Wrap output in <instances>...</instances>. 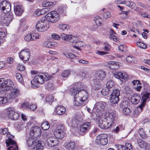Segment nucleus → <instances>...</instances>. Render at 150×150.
Segmentation results:
<instances>
[{
  "label": "nucleus",
  "instance_id": "nucleus-10",
  "mask_svg": "<svg viewBox=\"0 0 150 150\" xmlns=\"http://www.w3.org/2000/svg\"><path fill=\"white\" fill-rule=\"evenodd\" d=\"M6 116L9 119L16 120L18 119L19 115L18 113L15 112L12 109L9 108L7 110Z\"/></svg>",
  "mask_w": 150,
  "mask_h": 150
},
{
  "label": "nucleus",
  "instance_id": "nucleus-14",
  "mask_svg": "<svg viewBox=\"0 0 150 150\" xmlns=\"http://www.w3.org/2000/svg\"><path fill=\"white\" fill-rule=\"evenodd\" d=\"M19 57L22 60L28 61L30 56V53L29 50L27 49L22 50L19 53Z\"/></svg>",
  "mask_w": 150,
  "mask_h": 150
},
{
  "label": "nucleus",
  "instance_id": "nucleus-23",
  "mask_svg": "<svg viewBox=\"0 0 150 150\" xmlns=\"http://www.w3.org/2000/svg\"><path fill=\"white\" fill-rule=\"evenodd\" d=\"M91 125V122H85L80 126V131L82 132H88L90 129Z\"/></svg>",
  "mask_w": 150,
  "mask_h": 150
},
{
  "label": "nucleus",
  "instance_id": "nucleus-26",
  "mask_svg": "<svg viewBox=\"0 0 150 150\" xmlns=\"http://www.w3.org/2000/svg\"><path fill=\"white\" fill-rule=\"evenodd\" d=\"M108 64V67L112 69H117L120 67V63L118 62L110 61Z\"/></svg>",
  "mask_w": 150,
  "mask_h": 150
},
{
  "label": "nucleus",
  "instance_id": "nucleus-59",
  "mask_svg": "<svg viewBox=\"0 0 150 150\" xmlns=\"http://www.w3.org/2000/svg\"><path fill=\"white\" fill-rule=\"evenodd\" d=\"M126 149L127 150H133V147L130 143H126L125 144Z\"/></svg>",
  "mask_w": 150,
  "mask_h": 150
},
{
  "label": "nucleus",
  "instance_id": "nucleus-38",
  "mask_svg": "<svg viewBox=\"0 0 150 150\" xmlns=\"http://www.w3.org/2000/svg\"><path fill=\"white\" fill-rule=\"evenodd\" d=\"M138 132L140 136L142 138L146 139L147 138L148 136L143 128L139 129Z\"/></svg>",
  "mask_w": 150,
  "mask_h": 150
},
{
  "label": "nucleus",
  "instance_id": "nucleus-64",
  "mask_svg": "<svg viewBox=\"0 0 150 150\" xmlns=\"http://www.w3.org/2000/svg\"><path fill=\"white\" fill-rule=\"evenodd\" d=\"M111 16V14L110 13L108 12L107 11L106 12L104 13L103 14V17L106 18H109Z\"/></svg>",
  "mask_w": 150,
  "mask_h": 150
},
{
  "label": "nucleus",
  "instance_id": "nucleus-40",
  "mask_svg": "<svg viewBox=\"0 0 150 150\" xmlns=\"http://www.w3.org/2000/svg\"><path fill=\"white\" fill-rule=\"evenodd\" d=\"M127 62L130 63H135L136 62V59L134 57L132 56H128L126 58Z\"/></svg>",
  "mask_w": 150,
  "mask_h": 150
},
{
  "label": "nucleus",
  "instance_id": "nucleus-45",
  "mask_svg": "<svg viewBox=\"0 0 150 150\" xmlns=\"http://www.w3.org/2000/svg\"><path fill=\"white\" fill-rule=\"evenodd\" d=\"M114 82L112 81H108L106 83V87L109 89L112 88L114 86Z\"/></svg>",
  "mask_w": 150,
  "mask_h": 150
},
{
  "label": "nucleus",
  "instance_id": "nucleus-37",
  "mask_svg": "<svg viewBox=\"0 0 150 150\" xmlns=\"http://www.w3.org/2000/svg\"><path fill=\"white\" fill-rule=\"evenodd\" d=\"M7 146H9V147L7 149L8 150H16L18 148V146H16L15 142L14 143H9L8 145H7Z\"/></svg>",
  "mask_w": 150,
  "mask_h": 150
},
{
  "label": "nucleus",
  "instance_id": "nucleus-56",
  "mask_svg": "<svg viewBox=\"0 0 150 150\" xmlns=\"http://www.w3.org/2000/svg\"><path fill=\"white\" fill-rule=\"evenodd\" d=\"M25 40L27 41H29L30 40H32L31 34H28L27 35L24 37Z\"/></svg>",
  "mask_w": 150,
  "mask_h": 150
},
{
  "label": "nucleus",
  "instance_id": "nucleus-52",
  "mask_svg": "<svg viewBox=\"0 0 150 150\" xmlns=\"http://www.w3.org/2000/svg\"><path fill=\"white\" fill-rule=\"evenodd\" d=\"M137 45L139 47L143 49H145L147 47V45L144 43L141 42H137Z\"/></svg>",
  "mask_w": 150,
  "mask_h": 150
},
{
  "label": "nucleus",
  "instance_id": "nucleus-44",
  "mask_svg": "<svg viewBox=\"0 0 150 150\" xmlns=\"http://www.w3.org/2000/svg\"><path fill=\"white\" fill-rule=\"evenodd\" d=\"M94 21L97 25L100 26L101 25L102 20L100 16H97L96 17Z\"/></svg>",
  "mask_w": 150,
  "mask_h": 150
},
{
  "label": "nucleus",
  "instance_id": "nucleus-19",
  "mask_svg": "<svg viewBox=\"0 0 150 150\" xmlns=\"http://www.w3.org/2000/svg\"><path fill=\"white\" fill-rule=\"evenodd\" d=\"M101 80L95 76L92 80V84L96 90L100 89L103 87V84L101 83Z\"/></svg>",
  "mask_w": 150,
  "mask_h": 150
},
{
  "label": "nucleus",
  "instance_id": "nucleus-27",
  "mask_svg": "<svg viewBox=\"0 0 150 150\" xmlns=\"http://www.w3.org/2000/svg\"><path fill=\"white\" fill-rule=\"evenodd\" d=\"M74 96V100L73 104L75 105L78 106L81 105L83 103L84 104V101H83L81 99L79 96L75 94H73Z\"/></svg>",
  "mask_w": 150,
  "mask_h": 150
},
{
  "label": "nucleus",
  "instance_id": "nucleus-22",
  "mask_svg": "<svg viewBox=\"0 0 150 150\" xmlns=\"http://www.w3.org/2000/svg\"><path fill=\"white\" fill-rule=\"evenodd\" d=\"M137 142L141 148L144 149L146 150H150V144L145 142L141 139H137Z\"/></svg>",
  "mask_w": 150,
  "mask_h": 150
},
{
  "label": "nucleus",
  "instance_id": "nucleus-39",
  "mask_svg": "<svg viewBox=\"0 0 150 150\" xmlns=\"http://www.w3.org/2000/svg\"><path fill=\"white\" fill-rule=\"evenodd\" d=\"M123 4H126L128 6L133 9L135 6V4L131 1H124Z\"/></svg>",
  "mask_w": 150,
  "mask_h": 150
},
{
  "label": "nucleus",
  "instance_id": "nucleus-60",
  "mask_svg": "<svg viewBox=\"0 0 150 150\" xmlns=\"http://www.w3.org/2000/svg\"><path fill=\"white\" fill-rule=\"evenodd\" d=\"M52 36L53 39L57 40H59L61 38V36L60 37L58 34L55 33H54L52 34Z\"/></svg>",
  "mask_w": 150,
  "mask_h": 150
},
{
  "label": "nucleus",
  "instance_id": "nucleus-2",
  "mask_svg": "<svg viewBox=\"0 0 150 150\" xmlns=\"http://www.w3.org/2000/svg\"><path fill=\"white\" fill-rule=\"evenodd\" d=\"M32 137L26 139V143L28 146H32V150H42L41 143L37 139H35Z\"/></svg>",
  "mask_w": 150,
  "mask_h": 150
},
{
  "label": "nucleus",
  "instance_id": "nucleus-17",
  "mask_svg": "<svg viewBox=\"0 0 150 150\" xmlns=\"http://www.w3.org/2000/svg\"><path fill=\"white\" fill-rule=\"evenodd\" d=\"M107 120L105 118H100L98 120V126L102 129H107L112 125V124H110L109 122L108 123L106 122Z\"/></svg>",
  "mask_w": 150,
  "mask_h": 150
},
{
  "label": "nucleus",
  "instance_id": "nucleus-3",
  "mask_svg": "<svg viewBox=\"0 0 150 150\" xmlns=\"http://www.w3.org/2000/svg\"><path fill=\"white\" fill-rule=\"evenodd\" d=\"M45 75L39 74L36 75L34 78L33 80L31 81V83L32 86L33 88H38L39 84H43L44 82V80L45 79Z\"/></svg>",
  "mask_w": 150,
  "mask_h": 150
},
{
  "label": "nucleus",
  "instance_id": "nucleus-55",
  "mask_svg": "<svg viewBox=\"0 0 150 150\" xmlns=\"http://www.w3.org/2000/svg\"><path fill=\"white\" fill-rule=\"evenodd\" d=\"M56 3L54 2H47V11L50 9V8L54 6L55 5ZM48 11H47V12Z\"/></svg>",
  "mask_w": 150,
  "mask_h": 150
},
{
  "label": "nucleus",
  "instance_id": "nucleus-43",
  "mask_svg": "<svg viewBox=\"0 0 150 150\" xmlns=\"http://www.w3.org/2000/svg\"><path fill=\"white\" fill-rule=\"evenodd\" d=\"M129 76L125 72H122V75H121L120 81L122 82H125L128 78Z\"/></svg>",
  "mask_w": 150,
  "mask_h": 150
},
{
  "label": "nucleus",
  "instance_id": "nucleus-11",
  "mask_svg": "<svg viewBox=\"0 0 150 150\" xmlns=\"http://www.w3.org/2000/svg\"><path fill=\"white\" fill-rule=\"evenodd\" d=\"M108 141V136L106 134H100L96 137V142L98 144L105 145Z\"/></svg>",
  "mask_w": 150,
  "mask_h": 150
},
{
  "label": "nucleus",
  "instance_id": "nucleus-50",
  "mask_svg": "<svg viewBox=\"0 0 150 150\" xmlns=\"http://www.w3.org/2000/svg\"><path fill=\"white\" fill-rule=\"evenodd\" d=\"M59 27L60 29L64 30L68 29L69 26L66 24H60L59 25Z\"/></svg>",
  "mask_w": 150,
  "mask_h": 150
},
{
  "label": "nucleus",
  "instance_id": "nucleus-12",
  "mask_svg": "<svg viewBox=\"0 0 150 150\" xmlns=\"http://www.w3.org/2000/svg\"><path fill=\"white\" fill-rule=\"evenodd\" d=\"M120 91L118 89H115L110 95V101L113 104H117L119 100Z\"/></svg>",
  "mask_w": 150,
  "mask_h": 150
},
{
  "label": "nucleus",
  "instance_id": "nucleus-53",
  "mask_svg": "<svg viewBox=\"0 0 150 150\" xmlns=\"http://www.w3.org/2000/svg\"><path fill=\"white\" fill-rule=\"evenodd\" d=\"M69 74V71L68 70H66L64 71L62 73L61 76L62 77L65 78L67 77Z\"/></svg>",
  "mask_w": 150,
  "mask_h": 150
},
{
  "label": "nucleus",
  "instance_id": "nucleus-6",
  "mask_svg": "<svg viewBox=\"0 0 150 150\" xmlns=\"http://www.w3.org/2000/svg\"><path fill=\"white\" fill-rule=\"evenodd\" d=\"M59 143L58 140L53 136V132L52 130L47 134V145L52 147L57 145Z\"/></svg>",
  "mask_w": 150,
  "mask_h": 150
},
{
  "label": "nucleus",
  "instance_id": "nucleus-54",
  "mask_svg": "<svg viewBox=\"0 0 150 150\" xmlns=\"http://www.w3.org/2000/svg\"><path fill=\"white\" fill-rule=\"evenodd\" d=\"M8 132V128L0 129V133L2 134H5L7 133Z\"/></svg>",
  "mask_w": 150,
  "mask_h": 150
},
{
  "label": "nucleus",
  "instance_id": "nucleus-30",
  "mask_svg": "<svg viewBox=\"0 0 150 150\" xmlns=\"http://www.w3.org/2000/svg\"><path fill=\"white\" fill-rule=\"evenodd\" d=\"M6 96V94L5 93L4 96L0 97V106H4L6 104L8 101L10 100Z\"/></svg>",
  "mask_w": 150,
  "mask_h": 150
},
{
  "label": "nucleus",
  "instance_id": "nucleus-63",
  "mask_svg": "<svg viewBox=\"0 0 150 150\" xmlns=\"http://www.w3.org/2000/svg\"><path fill=\"white\" fill-rule=\"evenodd\" d=\"M56 45V43L53 42H47V47L52 48Z\"/></svg>",
  "mask_w": 150,
  "mask_h": 150
},
{
  "label": "nucleus",
  "instance_id": "nucleus-49",
  "mask_svg": "<svg viewBox=\"0 0 150 150\" xmlns=\"http://www.w3.org/2000/svg\"><path fill=\"white\" fill-rule=\"evenodd\" d=\"M31 34L32 40H35L37 39H39L40 37V35L37 33H33Z\"/></svg>",
  "mask_w": 150,
  "mask_h": 150
},
{
  "label": "nucleus",
  "instance_id": "nucleus-46",
  "mask_svg": "<svg viewBox=\"0 0 150 150\" xmlns=\"http://www.w3.org/2000/svg\"><path fill=\"white\" fill-rule=\"evenodd\" d=\"M114 77L115 78L119 79L120 80L121 75H122L121 72H115L113 74Z\"/></svg>",
  "mask_w": 150,
  "mask_h": 150
},
{
  "label": "nucleus",
  "instance_id": "nucleus-18",
  "mask_svg": "<svg viewBox=\"0 0 150 150\" xmlns=\"http://www.w3.org/2000/svg\"><path fill=\"white\" fill-rule=\"evenodd\" d=\"M62 39L66 41H69L71 43H76L77 42L78 38L73 36L72 35H68L64 33L61 35Z\"/></svg>",
  "mask_w": 150,
  "mask_h": 150
},
{
  "label": "nucleus",
  "instance_id": "nucleus-34",
  "mask_svg": "<svg viewBox=\"0 0 150 150\" xmlns=\"http://www.w3.org/2000/svg\"><path fill=\"white\" fill-rule=\"evenodd\" d=\"M81 84L82 83L80 82L75 84L74 85L72 93H73L74 91H79L81 90V89L82 88V85Z\"/></svg>",
  "mask_w": 150,
  "mask_h": 150
},
{
  "label": "nucleus",
  "instance_id": "nucleus-47",
  "mask_svg": "<svg viewBox=\"0 0 150 150\" xmlns=\"http://www.w3.org/2000/svg\"><path fill=\"white\" fill-rule=\"evenodd\" d=\"M16 77L18 81L22 83L23 81V78L21 75L19 73H17L16 74Z\"/></svg>",
  "mask_w": 150,
  "mask_h": 150
},
{
  "label": "nucleus",
  "instance_id": "nucleus-15",
  "mask_svg": "<svg viewBox=\"0 0 150 150\" xmlns=\"http://www.w3.org/2000/svg\"><path fill=\"white\" fill-rule=\"evenodd\" d=\"M150 93L148 92H146L145 94H144L142 98L141 101L142 103L139 105L137 107V109H136L135 112H136L137 111H138V110L140 109L141 112L143 108L145 105V103L147 100L149 98Z\"/></svg>",
  "mask_w": 150,
  "mask_h": 150
},
{
  "label": "nucleus",
  "instance_id": "nucleus-58",
  "mask_svg": "<svg viewBox=\"0 0 150 150\" xmlns=\"http://www.w3.org/2000/svg\"><path fill=\"white\" fill-rule=\"evenodd\" d=\"M115 146L117 150H126V148L124 145H117Z\"/></svg>",
  "mask_w": 150,
  "mask_h": 150
},
{
  "label": "nucleus",
  "instance_id": "nucleus-62",
  "mask_svg": "<svg viewBox=\"0 0 150 150\" xmlns=\"http://www.w3.org/2000/svg\"><path fill=\"white\" fill-rule=\"evenodd\" d=\"M41 127L43 130H47V122H43L41 124Z\"/></svg>",
  "mask_w": 150,
  "mask_h": 150
},
{
  "label": "nucleus",
  "instance_id": "nucleus-28",
  "mask_svg": "<svg viewBox=\"0 0 150 150\" xmlns=\"http://www.w3.org/2000/svg\"><path fill=\"white\" fill-rule=\"evenodd\" d=\"M76 146V145L75 142L70 141L67 143L65 147L67 150H74Z\"/></svg>",
  "mask_w": 150,
  "mask_h": 150
},
{
  "label": "nucleus",
  "instance_id": "nucleus-42",
  "mask_svg": "<svg viewBox=\"0 0 150 150\" xmlns=\"http://www.w3.org/2000/svg\"><path fill=\"white\" fill-rule=\"evenodd\" d=\"M78 75L82 79H83L88 77V72L86 71H81L78 74Z\"/></svg>",
  "mask_w": 150,
  "mask_h": 150
},
{
  "label": "nucleus",
  "instance_id": "nucleus-36",
  "mask_svg": "<svg viewBox=\"0 0 150 150\" xmlns=\"http://www.w3.org/2000/svg\"><path fill=\"white\" fill-rule=\"evenodd\" d=\"M78 39L77 42H76V45L74 46V47L78 50L80 49V48H83L86 45L85 43L84 42H79Z\"/></svg>",
  "mask_w": 150,
  "mask_h": 150
},
{
  "label": "nucleus",
  "instance_id": "nucleus-20",
  "mask_svg": "<svg viewBox=\"0 0 150 150\" xmlns=\"http://www.w3.org/2000/svg\"><path fill=\"white\" fill-rule=\"evenodd\" d=\"M107 104L103 101L97 102L95 104L94 108L98 112L104 111L107 107Z\"/></svg>",
  "mask_w": 150,
  "mask_h": 150
},
{
  "label": "nucleus",
  "instance_id": "nucleus-21",
  "mask_svg": "<svg viewBox=\"0 0 150 150\" xmlns=\"http://www.w3.org/2000/svg\"><path fill=\"white\" fill-rule=\"evenodd\" d=\"M117 115L115 111L109 112L106 119L110 124H112L117 119Z\"/></svg>",
  "mask_w": 150,
  "mask_h": 150
},
{
  "label": "nucleus",
  "instance_id": "nucleus-9",
  "mask_svg": "<svg viewBox=\"0 0 150 150\" xmlns=\"http://www.w3.org/2000/svg\"><path fill=\"white\" fill-rule=\"evenodd\" d=\"M9 92L6 93V96L10 99V100L15 99L16 98L19 96V90L16 88L12 87L11 89Z\"/></svg>",
  "mask_w": 150,
  "mask_h": 150
},
{
  "label": "nucleus",
  "instance_id": "nucleus-33",
  "mask_svg": "<svg viewBox=\"0 0 150 150\" xmlns=\"http://www.w3.org/2000/svg\"><path fill=\"white\" fill-rule=\"evenodd\" d=\"M20 28L22 29L23 31H25L28 28V27L26 25V20L22 19L20 20Z\"/></svg>",
  "mask_w": 150,
  "mask_h": 150
},
{
  "label": "nucleus",
  "instance_id": "nucleus-25",
  "mask_svg": "<svg viewBox=\"0 0 150 150\" xmlns=\"http://www.w3.org/2000/svg\"><path fill=\"white\" fill-rule=\"evenodd\" d=\"M14 11L16 15L20 16L22 14L24 10L21 5H17L14 6Z\"/></svg>",
  "mask_w": 150,
  "mask_h": 150
},
{
  "label": "nucleus",
  "instance_id": "nucleus-1",
  "mask_svg": "<svg viewBox=\"0 0 150 150\" xmlns=\"http://www.w3.org/2000/svg\"><path fill=\"white\" fill-rule=\"evenodd\" d=\"M14 85V83L10 79L5 80L4 78L0 79V93L4 91L11 89Z\"/></svg>",
  "mask_w": 150,
  "mask_h": 150
},
{
  "label": "nucleus",
  "instance_id": "nucleus-29",
  "mask_svg": "<svg viewBox=\"0 0 150 150\" xmlns=\"http://www.w3.org/2000/svg\"><path fill=\"white\" fill-rule=\"evenodd\" d=\"M106 76L105 71L102 70H99L97 71L94 76L98 78L101 81Z\"/></svg>",
  "mask_w": 150,
  "mask_h": 150
},
{
  "label": "nucleus",
  "instance_id": "nucleus-24",
  "mask_svg": "<svg viewBox=\"0 0 150 150\" xmlns=\"http://www.w3.org/2000/svg\"><path fill=\"white\" fill-rule=\"evenodd\" d=\"M46 24L38 21L36 25V28L39 32H44L46 30Z\"/></svg>",
  "mask_w": 150,
  "mask_h": 150
},
{
  "label": "nucleus",
  "instance_id": "nucleus-35",
  "mask_svg": "<svg viewBox=\"0 0 150 150\" xmlns=\"http://www.w3.org/2000/svg\"><path fill=\"white\" fill-rule=\"evenodd\" d=\"M6 136L8 138V139H7L6 140V143L7 145H8L9 143H14L15 141L12 140V139L14 138V137L13 135L11 134L10 132L7 133Z\"/></svg>",
  "mask_w": 150,
  "mask_h": 150
},
{
  "label": "nucleus",
  "instance_id": "nucleus-61",
  "mask_svg": "<svg viewBox=\"0 0 150 150\" xmlns=\"http://www.w3.org/2000/svg\"><path fill=\"white\" fill-rule=\"evenodd\" d=\"M130 112V110L129 108H124L123 110V112L125 115L128 114Z\"/></svg>",
  "mask_w": 150,
  "mask_h": 150
},
{
  "label": "nucleus",
  "instance_id": "nucleus-16",
  "mask_svg": "<svg viewBox=\"0 0 150 150\" xmlns=\"http://www.w3.org/2000/svg\"><path fill=\"white\" fill-rule=\"evenodd\" d=\"M0 8L4 13H6L10 11L11 9V6L7 1H4L0 4Z\"/></svg>",
  "mask_w": 150,
  "mask_h": 150
},
{
  "label": "nucleus",
  "instance_id": "nucleus-51",
  "mask_svg": "<svg viewBox=\"0 0 150 150\" xmlns=\"http://www.w3.org/2000/svg\"><path fill=\"white\" fill-rule=\"evenodd\" d=\"M55 87L52 82L49 83L47 84V90L49 91H52L55 88Z\"/></svg>",
  "mask_w": 150,
  "mask_h": 150
},
{
  "label": "nucleus",
  "instance_id": "nucleus-41",
  "mask_svg": "<svg viewBox=\"0 0 150 150\" xmlns=\"http://www.w3.org/2000/svg\"><path fill=\"white\" fill-rule=\"evenodd\" d=\"M110 93V90L107 87L103 88L101 91V94L104 96H107Z\"/></svg>",
  "mask_w": 150,
  "mask_h": 150
},
{
  "label": "nucleus",
  "instance_id": "nucleus-7",
  "mask_svg": "<svg viewBox=\"0 0 150 150\" xmlns=\"http://www.w3.org/2000/svg\"><path fill=\"white\" fill-rule=\"evenodd\" d=\"M59 15L54 11L47 13V21L52 23L57 22L59 19Z\"/></svg>",
  "mask_w": 150,
  "mask_h": 150
},
{
  "label": "nucleus",
  "instance_id": "nucleus-31",
  "mask_svg": "<svg viewBox=\"0 0 150 150\" xmlns=\"http://www.w3.org/2000/svg\"><path fill=\"white\" fill-rule=\"evenodd\" d=\"M55 112L58 115L63 114L66 112V109L62 106H58L55 108Z\"/></svg>",
  "mask_w": 150,
  "mask_h": 150
},
{
  "label": "nucleus",
  "instance_id": "nucleus-13",
  "mask_svg": "<svg viewBox=\"0 0 150 150\" xmlns=\"http://www.w3.org/2000/svg\"><path fill=\"white\" fill-rule=\"evenodd\" d=\"M41 129L38 126L32 127L30 129V135L34 138H38L41 135Z\"/></svg>",
  "mask_w": 150,
  "mask_h": 150
},
{
  "label": "nucleus",
  "instance_id": "nucleus-4",
  "mask_svg": "<svg viewBox=\"0 0 150 150\" xmlns=\"http://www.w3.org/2000/svg\"><path fill=\"white\" fill-rule=\"evenodd\" d=\"M13 16L11 12H9L4 14L0 19L1 24L7 26L13 20Z\"/></svg>",
  "mask_w": 150,
  "mask_h": 150
},
{
  "label": "nucleus",
  "instance_id": "nucleus-32",
  "mask_svg": "<svg viewBox=\"0 0 150 150\" xmlns=\"http://www.w3.org/2000/svg\"><path fill=\"white\" fill-rule=\"evenodd\" d=\"M140 99V97L139 95L135 94L131 97V100L132 103L136 104L139 102Z\"/></svg>",
  "mask_w": 150,
  "mask_h": 150
},
{
  "label": "nucleus",
  "instance_id": "nucleus-8",
  "mask_svg": "<svg viewBox=\"0 0 150 150\" xmlns=\"http://www.w3.org/2000/svg\"><path fill=\"white\" fill-rule=\"evenodd\" d=\"M73 94H75L79 96L84 101V104L87 103L88 101L87 99L88 97V94L87 91L82 90L80 91H74L73 93Z\"/></svg>",
  "mask_w": 150,
  "mask_h": 150
},
{
  "label": "nucleus",
  "instance_id": "nucleus-48",
  "mask_svg": "<svg viewBox=\"0 0 150 150\" xmlns=\"http://www.w3.org/2000/svg\"><path fill=\"white\" fill-rule=\"evenodd\" d=\"M64 54L67 58L74 59L75 57V56L74 54L70 53H65Z\"/></svg>",
  "mask_w": 150,
  "mask_h": 150
},
{
  "label": "nucleus",
  "instance_id": "nucleus-57",
  "mask_svg": "<svg viewBox=\"0 0 150 150\" xmlns=\"http://www.w3.org/2000/svg\"><path fill=\"white\" fill-rule=\"evenodd\" d=\"M54 100V97L52 95L49 96L48 97H47V103H48L49 104L51 105Z\"/></svg>",
  "mask_w": 150,
  "mask_h": 150
},
{
  "label": "nucleus",
  "instance_id": "nucleus-5",
  "mask_svg": "<svg viewBox=\"0 0 150 150\" xmlns=\"http://www.w3.org/2000/svg\"><path fill=\"white\" fill-rule=\"evenodd\" d=\"M65 129L64 125H59L58 126L57 129L55 130L54 132H53V134L57 138L62 139L64 137V131Z\"/></svg>",
  "mask_w": 150,
  "mask_h": 150
}]
</instances>
